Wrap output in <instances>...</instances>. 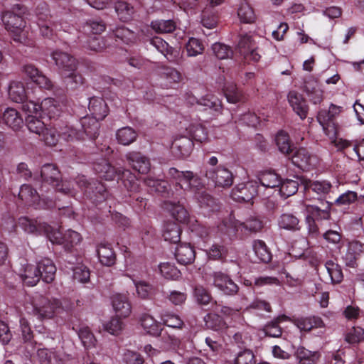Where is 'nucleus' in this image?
Returning a JSON list of instances; mask_svg holds the SVG:
<instances>
[{
	"label": "nucleus",
	"mask_w": 364,
	"mask_h": 364,
	"mask_svg": "<svg viewBox=\"0 0 364 364\" xmlns=\"http://www.w3.org/2000/svg\"><path fill=\"white\" fill-rule=\"evenodd\" d=\"M29 311L40 320L52 318L61 309V302L55 298H49L42 294H36L31 302Z\"/></svg>",
	"instance_id": "1"
},
{
	"label": "nucleus",
	"mask_w": 364,
	"mask_h": 364,
	"mask_svg": "<svg viewBox=\"0 0 364 364\" xmlns=\"http://www.w3.org/2000/svg\"><path fill=\"white\" fill-rule=\"evenodd\" d=\"M2 21L5 28L11 33L14 41L23 44L27 43L28 32L24 29L26 22L22 16L14 11H6L2 15Z\"/></svg>",
	"instance_id": "2"
},
{
	"label": "nucleus",
	"mask_w": 364,
	"mask_h": 364,
	"mask_svg": "<svg viewBox=\"0 0 364 364\" xmlns=\"http://www.w3.org/2000/svg\"><path fill=\"white\" fill-rule=\"evenodd\" d=\"M237 49L245 60L258 62L261 58L255 42L247 33L240 36Z\"/></svg>",
	"instance_id": "3"
},
{
	"label": "nucleus",
	"mask_w": 364,
	"mask_h": 364,
	"mask_svg": "<svg viewBox=\"0 0 364 364\" xmlns=\"http://www.w3.org/2000/svg\"><path fill=\"white\" fill-rule=\"evenodd\" d=\"M205 176L208 179L211 180L215 186L229 188L233 183L234 176L232 173L223 166L210 168L206 171Z\"/></svg>",
	"instance_id": "4"
},
{
	"label": "nucleus",
	"mask_w": 364,
	"mask_h": 364,
	"mask_svg": "<svg viewBox=\"0 0 364 364\" xmlns=\"http://www.w3.org/2000/svg\"><path fill=\"white\" fill-rule=\"evenodd\" d=\"M51 57L61 76L77 69V60L66 52L56 50L52 53Z\"/></svg>",
	"instance_id": "5"
},
{
	"label": "nucleus",
	"mask_w": 364,
	"mask_h": 364,
	"mask_svg": "<svg viewBox=\"0 0 364 364\" xmlns=\"http://www.w3.org/2000/svg\"><path fill=\"white\" fill-rule=\"evenodd\" d=\"M169 179L175 183L176 190H186L182 186V183L187 184V188L193 189L194 186L193 182H196L198 179V176L191 171H179L176 168L171 167L168 171Z\"/></svg>",
	"instance_id": "6"
},
{
	"label": "nucleus",
	"mask_w": 364,
	"mask_h": 364,
	"mask_svg": "<svg viewBox=\"0 0 364 364\" xmlns=\"http://www.w3.org/2000/svg\"><path fill=\"white\" fill-rule=\"evenodd\" d=\"M257 195V188L252 182L239 183L231 193L233 200L237 202H250Z\"/></svg>",
	"instance_id": "7"
},
{
	"label": "nucleus",
	"mask_w": 364,
	"mask_h": 364,
	"mask_svg": "<svg viewBox=\"0 0 364 364\" xmlns=\"http://www.w3.org/2000/svg\"><path fill=\"white\" fill-rule=\"evenodd\" d=\"M340 112V107L334 105H331L328 110L321 109L318 112L317 119L326 134L329 135L330 132H336L333 121L335 117L339 114Z\"/></svg>",
	"instance_id": "8"
},
{
	"label": "nucleus",
	"mask_w": 364,
	"mask_h": 364,
	"mask_svg": "<svg viewBox=\"0 0 364 364\" xmlns=\"http://www.w3.org/2000/svg\"><path fill=\"white\" fill-rule=\"evenodd\" d=\"M19 225L28 233L46 234L50 236L51 227L46 223L38 220L30 219L28 217H21L18 219Z\"/></svg>",
	"instance_id": "9"
},
{
	"label": "nucleus",
	"mask_w": 364,
	"mask_h": 364,
	"mask_svg": "<svg viewBox=\"0 0 364 364\" xmlns=\"http://www.w3.org/2000/svg\"><path fill=\"white\" fill-rule=\"evenodd\" d=\"M133 169L141 174L147 173L151 167L149 159L138 151H130L125 156Z\"/></svg>",
	"instance_id": "10"
},
{
	"label": "nucleus",
	"mask_w": 364,
	"mask_h": 364,
	"mask_svg": "<svg viewBox=\"0 0 364 364\" xmlns=\"http://www.w3.org/2000/svg\"><path fill=\"white\" fill-rule=\"evenodd\" d=\"M291 154V161L297 167L306 170L314 166L315 157L306 148L294 149Z\"/></svg>",
	"instance_id": "11"
},
{
	"label": "nucleus",
	"mask_w": 364,
	"mask_h": 364,
	"mask_svg": "<svg viewBox=\"0 0 364 364\" xmlns=\"http://www.w3.org/2000/svg\"><path fill=\"white\" fill-rule=\"evenodd\" d=\"M48 238L53 243L64 245L67 249H70L77 245L81 240L80 235L71 230H67L63 236H61L59 232H54L53 236L50 235Z\"/></svg>",
	"instance_id": "12"
},
{
	"label": "nucleus",
	"mask_w": 364,
	"mask_h": 364,
	"mask_svg": "<svg viewBox=\"0 0 364 364\" xmlns=\"http://www.w3.org/2000/svg\"><path fill=\"white\" fill-rule=\"evenodd\" d=\"M23 72L39 87L47 90L52 87V82L33 65H24Z\"/></svg>",
	"instance_id": "13"
},
{
	"label": "nucleus",
	"mask_w": 364,
	"mask_h": 364,
	"mask_svg": "<svg viewBox=\"0 0 364 364\" xmlns=\"http://www.w3.org/2000/svg\"><path fill=\"white\" fill-rule=\"evenodd\" d=\"M288 101L295 113L304 119L308 114L309 107L303 96L296 91H291L288 94Z\"/></svg>",
	"instance_id": "14"
},
{
	"label": "nucleus",
	"mask_w": 364,
	"mask_h": 364,
	"mask_svg": "<svg viewBox=\"0 0 364 364\" xmlns=\"http://www.w3.org/2000/svg\"><path fill=\"white\" fill-rule=\"evenodd\" d=\"M37 265L41 279L48 284L53 282L56 273V267L53 262L50 259L45 257L38 262Z\"/></svg>",
	"instance_id": "15"
},
{
	"label": "nucleus",
	"mask_w": 364,
	"mask_h": 364,
	"mask_svg": "<svg viewBox=\"0 0 364 364\" xmlns=\"http://www.w3.org/2000/svg\"><path fill=\"white\" fill-rule=\"evenodd\" d=\"M193 149V142L191 138L181 136L172 144V151L178 158L188 156Z\"/></svg>",
	"instance_id": "16"
},
{
	"label": "nucleus",
	"mask_w": 364,
	"mask_h": 364,
	"mask_svg": "<svg viewBox=\"0 0 364 364\" xmlns=\"http://www.w3.org/2000/svg\"><path fill=\"white\" fill-rule=\"evenodd\" d=\"M112 304L117 316L125 318L131 314V304L125 294H114L112 296Z\"/></svg>",
	"instance_id": "17"
},
{
	"label": "nucleus",
	"mask_w": 364,
	"mask_h": 364,
	"mask_svg": "<svg viewBox=\"0 0 364 364\" xmlns=\"http://www.w3.org/2000/svg\"><path fill=\"white\" fill-rule=\"evenodd\" d=\"M323 207H318L316 205H306L305 210L306 215L316 220H329L331 218V208L332 203L326 202L322 203Z\"/></svg>",
	"instance_id": "18"
},
{
	"label": "nucleus",
	"mask_w": 364,
	"mask_h": 364,
	"mask_svg": "<svg viewBox=\"0 0 364 364\" xmlns=\"http://www.w3.org/2000/svg\"><path fill=\"white\" fill-rule=\"evenodd\" d=\"M175 257L181 264H190L195 260L196 252L190 244H181L176 249Z\"/></svg>",
	"instance_id": "19"
},
{
	"label": "nucleus",
	"mask_w": 364,
	"mask_h": 364,
	"mask_svg": "<svg viewBox=\"0 0 364 364\" xmlns=\"http://www.w3.org/2000/svg\"><path fill=\"white\" fill-rule=\"evenodd\" d=\"M294 323L301 331L309 332L314 328H322L324 326L323 320L316 316L308 317H299L294 319Z\"/></svg>",
	"instance_id": "20"
},
{
	"label": "nucleus",
	"mask_w": 364,
	"mask_h": 364,
	"mask_svg": "<svg viewBox=\"0 0 364 364\" xmlns=\"http://www.w3.org/2000/svg\"><path fill=\"white\" fill-rule=\"evenodd\" d=\"M88 108L94 116L92 118L102 120L108 113L107 105L101 97H92L90 99Z\"/></svg>",
	"instance_id": "21"
},
{
	"label": "nucleus",
	"mask_w": 364,
	"mask_h": 364,
	"mask_svg": "<svg viewBox=\"0 0 364 364\" xmlns=\"http://www.w3.org/2000/svg\"><path fill=\"white\" fill-rule=\"evenodd\" d=\"M278 150L285 156H290L294 151V145L290 139L289 134L284 131H279L274 138Z\"/></svg>",
	"instance_id": "22"
},
{
	"label": "nucleus",
	"mask_w": 364,
	"mask_h": 364,
	"mask_svg": "<svg viewBox=\"0 0 364 364\" xmlns=\"http://www.w3.org/2000/svg\"><path fill=\"white\" fill-rule=\"evenodd\" d=\"M139 321L143 328L153 336H159L161 333V325L149 314H142Z\"/></svg>",
	"instance_id": "23"
},
{
	"label": "nucleus",
	"mask_w": 364,
	"mask_h": 364,
	"mask_svg": "<svg viewBox=\"0 0 364 364\" xmlns=\"http://www.w3.org/2000/svg\"><path fill=\"white\" fill-rule=\"evenodd\" d=\"M41 176L43 183H47L53 186L61 179L60 172L58 167L50 164L43 166Z\"/></svg>",
	"instance_id": "24"
},
{
	"label": "nucleus",
	"mask_w": 364,
	"mask_h": 364,
	"mask_svg": "<svg viewBox=\"0 0 364 364\" xmlns=\"http://www.w3.org/2000/svg\"><path fill=\"white\" fill-rule=\"evenodd\" d=\"M114 9L122 21H129L134 14V6L123 0H116L113 3Z\"/></svg>",
	"instance_id": "25"
},
{
	"label": "nucleus",
	"mask_w": 364,
	"mask_h": 364,
	"mask_svg": "<svg viewBox=\"0 0 364 364\" xmlns=\"http://www.w3.org/2000/svg\"><path fill=\"white\" fill-rule=\"evenodd\" d=\"M295 356L299 364H316L321 353L318 351H311L304 346H299L295 351Z\"/></svg>",
	"instance_id": "26"
},
{
	"label": "nucleus",
	"mask_w": 364,
	"mask_h": 364,
	"mask_svg": "<svg viewBox=\"0 0 364 364\" xmlns=\"http://www.w3.org/2000/svg\"><path fill=\"white\" fill-rule=\"evenodd\" d=\"M286 315H280L272 321L265 324L262 328V331L267 336L273 338H280L282 335V328L279 326V323L288 320Z\"/></svg>",
	"instance_id": "27"
},
{
	"label": "nucleus",
	"mask_w": 364,
	"mask_h": 364,
	"mask_svg": "<svg viewBox=\"0 0 364 364\" xmlns=\"http://www.w3.org/2000/svg\"><path fill=\"white\" fill-rule=\"evenodd\" d=\"M100 262L105 266L110 267L115 264L116 255L110 245L100 244L97 249Z\"/></svg>",
	"instance_id": "28"
},
{
	"label": "nucleus",
	"mask_w": 364,
	"mask_h": 364,
	"mask_svg": "<svg viewBox=\"0 0 364 364\" xmlns=\"http://www.w3.org/2000/svg\"><path fill=\"white\" fill-rule=\"evenodd\" d=\"M118 173L120 176V180L122 181L124 187L129 192L136 193L139 191V185L137 183L136 178L129 170L120 168Z\"/></svg>",
	"instance_id": "29"
},
{
	"label": "nucleus",
	"mask_w": 364,
	"mask_h": 364,
	"mask_svg": "<svg viewBox=\"0 0 364 364\" xmlns=\"http://www.w3.org/2000/svg\"><path fill=\"white\" fill-rule=\"evenodd\" d=\"M278 225L282 229L294 232L301 229L299 218L292 213L282 214L278 219Z\"/></svg>",
	"instance_id": "30"
},
{
	"label": "nucleus",
	"mask_w": 364,
	"mask_h": 364,
	"mask_svg": "<svg viewBox=\"0 0 364 364\" xmlns=\"http://www.w3.org/2000/svg\"><path fill=\"white\" fill-rule=\"evenodd\" d=\"M99 119L90 117H85L82 119V132L84 136H87L90 139H95L99 134L100 124Z\"/></svg>",
	"instance_id": "31"
},
{
	"label": "nucleus",
	"mask_w": 364,
	"mask_h": 364,
	"mask_svg": "<svg viewBox=\"0 0 364 364\" xmlns=\"http://www.w3.org/2000/svg\"><path fill=\"white\" fill-rule=\"evenodd\" d=\"M2 120L14 130H18L23 124V119L19 113L13 108H7L4 112Z\"/></svg>",
	"instance_id": "32"
},
{
	"label": "nucleus",
	"mask_w": 364,
	"mask_h": 364,
	"mask_svg": "<svg viewBox=\"0 0 364 364\" xmlns=\"http://www.w3.org/2000/svg\"><path fill=\"white\" fill-rule=\"evenodd\" d=\"M10 99L17 103H23L27 97L23 84L21 82H12L9 87Z\"/></svg>",
	"instance_id": "33"
},
{
	"label": "nucleus",
	"mask_w": 364,
	"mask_h": 364,
	"mask_svg": "<svg viewBox=\"0 0 364 364\" xmlns=\"http://www.w3.org/2000/svg\"><path fill=\"white\" fill-rule=\"evenodd\" d=\"M332 188L331 183L326 181H309L305 183V188L308 192L312 191L319 196H323L328 194Z\"/></svg>",
	"instance_id": "34"
},
{
	"label": "nucleus",
	"mask_w": 364,
	"mask_h": 364,
	"mask_svg": "<svg viewBox=\"0 0 364 364\" xmlns=\"http://www.w3.org/2000/svg\"><path fill=\"white\" fill-rule=\"evenodd\" d=\"M39 196L36 189L31 186L24 184L21 186L18 198L27 205L35 203L38 200Z\"/></svg>",
	"instance_id": "35"
},
{
	"label": "nucleus",
	"mask_w": 364,
	"mask_h": 364,
	"mask_svg": "<svg viewBox=\"0 0 364 364\" xmlns=\"http://www.w3.org/2000/svg\"><path fill=\"white\" fill-rule=\"evenodd\" d=\"M203 321L207 328L215 331H220L226 327V323L224 319L215 312L207 314L204 316Z\"/></svg>",
	"instance_id": "36"
},
{
	"label": "nucleus",
	"mask_w": 364,
	"mask_h": 364,
	"mask_svg": "<svg viewBox=\"0 0 364 364\" xmlns=\"http://www.w3.org/2000/svg\"><path fill=\"white\" fill-rule=\"evenodd\" d=\"M62 77L66 87L70 90H75L85 83V78L77 69L63 75Z\"/></svg>",
	"instance_id": "37"
},
{
	"label": "nucleus",
	"mask_w": 364,
	"mask_h": 364,
	"mask_svg": "<svg viewBox=\"0 0 364 364\" xmlns=\"http://www.w3.org/2000/svg\"><path fill=\"white\" fill-rule=\"evenodd\" d=\"M137 136L136 132L129 127H122L118 129L116 133L117 141L124 146L133 143L136 139Z\"/></svg>",
	"instance_id": "38"
},
{
	"label": "nucleus",
	"mask_w": 364,
	"mask_h": 364,
	"mask_svg": "<svg viewBox=\"0 0 364 364\" xmlns=\"http://www.w3.org/2000/svg\"><path fill=\"white\" fill-rule=\"evenodd\" d=\"M181 230L175 223H167L164 227L163 237L166 241L177 243L181 240Z\"/></svg>",
	"instance_id": "39"
},
{
	"label": "nucleus",
	"mask_w": 364,
	"mask_h": 364,
	"mask_svg": "<svg viewBox=\"0 0 364 364\" xmlns=\"http://www.w3.org/2000/svg\"><path fill=\"white\" fill-rule=\"evenodd\" d=\"M252 248L257 258L264 263H268L272 259V254L264 241L257 240L252 243Z\"/></svg>",
	"instance_id": "40"
},
{
	"label": "nucleus",
	"mask_w": 364,
	"mask_h": 364,
	"mask_svg": "<svg viewBox=\"0 0 364 364\" xmlns=\"http://www.w3.org/2000/svg\"><path fill=\"white\" fill-rule=\"evenodd\" d=\"M196 198L202 208H209L211 211L219 209L218 200L205 191L196 193Z\"/></svg>",
	"instance_id": "41"
},
{
	"label": "nucleus",
	"mask_w": 364,
	"mask_h": 364,
	"mask_svg": "<svg viewBox=\"0 0 364 364\" xmlns=\"http://www.w3.org/2000/svg\"><path fill=\"white\" fill-rule=\"evenodd\" d=\"M258 180L260 184L266 188H276L281 184L279 176L274 172L265 171L259 174Z\"/></svg>",
	"instance_id": "42"
},
{
	"label": "nucleus",
	"mask_w": 364,
	"mask_h": 364,
	"mask_svg": "<svg viewBox=\"0 0 364 364\" xmlns=\"http://www.w3.org/2000/svg\"><path fill=\"white\" fill-rule=\"evenodd\" d=\"M21 277L26 284L31 287L36 285L41 279L38 265H27Z\"/></svg>",
	"instance_id": "43"
},
{
	"label": "nucleus",
	"mask_w": 364,
	"mask_h": 364,
	"mask_svg": "<svg viewBox=\"0 0 364 364\" xmlns=\"http://www.w3.org/2000/svg\"><path fill=\"white\" fill-rule=\"evenodd\" d=\"M325 267L331 277L332 284H340L343 279L342 269L339 264L332 260L325 263Z\"/></svg>",
	"instance_id": "44"
},
{
	"label": "nucleus",
	"mask_w": 364,
	"mask_h": 364,
	"mask_svg": "<svg viewBox=\"0 0 364 364\" xmlns=\"http://www.w3.org/2000/svg\"><path fill=\"white\" fill-rule=\"evenodd\" d=\"M161 319L164 325L173 328L181 329L185 326L178 315L170 311H164L161 316Z\"/></svg>",
	"instance_id": "45"
},
{
	"label": "nucleus",
	"mask_w": 364,
	"mask_h": 364,
	"mask_svg": "<svg viewBox=\"0 0 364 364\" xmlns=\"http://www.w3.org/2000/svg\"><path fill=\"white\" fill-rule=\"evenodd\" d=\"M151 27L156 33H168L174 31L176 26L172 20H156L151 23Z\"/></svg>",
	"instance_id": "46"
},
{
	"label": "nucleus",
	"mask_w": 364,
	"mask_h": 364,
	"mask_svg": "<svg viewBox=\"0 0 364 364\" xmlns=\"http://www.w3.org/2000/svg\"><path fill=\"white\" fill-rule=\"evenodd\" d=\"M114 36L116 41H122L126 44L133 43L136 38V34L126 27H119L114 31Z\"/></svg>",
	"instance_id": "47"
},
{
	"label": "nucleus",
	"mask_w": 364,
	"mask_h": 364,
	"mask_svg": "<svg viewBox=\"0 0 364 364\" xmlns=\"http://www.w3.org/2000/svg\"><path fill=\"white\" fill-rule=\"evenodd\" d=\"M237 15L241 22L245 23H252L255 22L256 18L252 8L246 2L240 4Z\"/></svg>",
	"instance_id": "48"
},
{
	"label": "nucleus",
	"mask_w": 364,
	"mask_h": 364,
	"mask_svg": "<svg viewBox=\"0 0 364 364\" xmlns=\"http://www.w3.org/2000/svg\"><path fill=\"white\" fill-rule=\"evenodd\" d=\"M159 267L161 275L166 279L176 280L181 277L180 270L170 262L161 263Z\"/></svg>",
	"instance_id": "49"
},
{
	"label": "nucleus",
	"mask_w": 364,
	"mask_h": 364,
	"mask_svg": "<svg viewBox=\"0 0 364 364\" xmlns=\"http://www.w3.org/2000/svg\"><path fill=\"white\" fill-rule=\"evenodd\" d=\"M279 187L281 196L287 198L297 192L299 182L294 180L287 179L284 181H281Z\"/></svg>",
	"instance_id": "50"
},
{
	"label": "nucleus",
	"mask_w": 364,
	"mask_h": 364,
	"mask_svg": "<svg viewBox=\"0 0 364 364\" xmlns=\"http://www.w3.org/2000/svg\"><path fill=\"white\" fill-rule=\"evenodd\" d=\"M193 296L197 302L203 306L210 304L213 301L210 292L203 286H196L193 290Z\"/></svg>",
	"instance_id": "51"
},
{
	"label": "nucleus",
	"mask_w": 364,
	"mask_h": 364,
	"mask_svg": "<svg viewBox=\"0 0 364 364\" xmlns=\"http://www.w3.org/2000/svg\"><path fill=\"white\" fill-rule=\"evenodd\" d=\"M145 183L154 188V191L164 197L169 196L170 186L168 182L160 180H154L152 178H146Z\"/></svg>",
	"instance_id": "52"
},
{
	"label": "nucleus",
	"mask_w": 364,
	"mask_h": 364,
	"mask_svg": "<svg viewBox=\"0 0 364 364\" xmlns=\"http://www.w3.org/2000/svg\"><path fill=\"white\" fill-rule=\"evenodd\" d=\"M223 92L228 102L235 104L242 100V94L233 83L225 86Z\"/></svg>",
	"instance_id": "53"
},
{
	"label": "nucleus",
	"mask_w": 364,
	"mask_h": 364,
	"mask_svg": "<svg viewBox=\"0 0 364 364\" xmlns=\"http://www.w3.org/2000/svg\"><path fill=\"white\" fill-rule=\"evenodd\" d=\"M77 334L85 348H90L95 346L96 339L87 326L80 328Z\"/></svg>",
	"instance_id": "54"
},
{
	"label": "nucleus",
	"mask_w": 364,
	"mask_h": 364,
	"mask_svg": "<svg viewBox=\"0 0 364 364\" xmlns=\"http://www.w3.org/2000/svg\"><path fill=\"white\" fill-rule=\"evenodd\" d=\"M61 136L68 142L84 139V134L73 127L66 126L61 132Z\"/></svg>",
	"instance_id": "55"
},
{
	"label": "nucleus",
	"mask_w": 364,
	"mask_h": 364,
	"mask_svg": "<svg viewBox=\"0 0 364 364\" xmlns=\"http://www.w3.org/2000/svg\"><path fill=\"white\" fill-rule=\"evenodd\" d=\"M189 133L193 139L203 143L208 139V132L201 124H191L189 127Z\"/></svg>",
	"instance_id": "56"
},
{
	"label": "nucleus",
	"mask_w": 364,
	"mask_h": 364,
	"mask_svg": "<svg viewBox=\"0 0 364 364\" xmlns=\"http://www.w3.org/2000/svg\"><path fill=\"white\" fill-rule=\"evenodd\" d=\"M26 121L29 131L39 136L41 135V133L46 128L45 124L41 120L31 114H28Z\"/></svg>",
	"instance_id": "57"
},
{
	"label": "nucleus",
	"mask_w": 364,
	"mask_h": 364,
	"mask_svg": "<svg viewBox=\"0 0 364 364\" xmlns=\"http://www.w3.org/2000/svg\"><path fill=\"white\" fill-rule=\"evenodd\" d=\"M211 8L205 6L202 11L201 23L204 27L213 28L217 26L218 16L211 11Z\"/></svg>",
	"instance_id": "58"
},
{
	"label": "nucleus",
	"mask_w": 364,
	"mask_h": 364,
	"mask_svg": "<svg viewBox=\"0 0 364 364\" xmlns=\"http://www.w3.org/2000/svg\"><path fill=\"white\" fill-rule=\"evenodd\" d=\"M228 250L224 245L214 244L207 252V255L210 259L222 260L226 257Z\"/></svg>",
	"instance_id": "59"
},
{
	"label": "nucleus",
	"mask_w": 364,
	"mask_h": 364,
	"mask_svg": "<svg viewBox=\"0 0 364 364\" xmlns=\"http://www.w3.org/2000/svg\"><path fill=\"white\" fill-rule=\"evenodd\" d=\"M188 56H196L201 54L204 50L202 42L195 38H191L186 46Z\"/></svg>",
	"instance_id": "60"
},
{
	"label": "nucleus",
	"mask_w": 364,
	"mask_h": 364,
	"mask_svg": "<svg viewBox=\"0 0 364 364\" xmlns=\"http://www.w3.org/2000/svg\"><path fill=\"white\" fill-rule=\"evenodd\" d=\"M151 43L167 59H169L168 55H172L173 54V48L169 46V45L164 41L160 37H154L151 40Z\"/></svg>",
	"instance_id": "61"
},
{
	"label": "nucleus",
	"mask_w": 364,
	"mask_h": 364,
	"mask_svg": "<svg viewBox=\"0 0 364 364\" xmlns=\"http://www.w3.org/2000/svg\"><path fill=\"white\" fill-rule=\"evenodd\" d=\"M197 103L206 108L213 109L215 111L221 109V102L213 95H208L197 101Z\"/></svg>",
	"instance_id": "62"
},
{
	"label": "nucleus",
	"mask_w": 364,
	"mask_h": 364,
	"mask_svg": "<svg viewBox=\"0 0 364 364\" xmlns=\"http://www.w3.org/2000/svg\"><path fill=\"white\" fill-rule=\"evenodd\" d=\"M364 339V329L361 327H353L346 334L345 341L350 344H356Z\"/></svg>",
	"instance_id": "63"
},
{
	"label": "nucleus",
	"mask_w": 364,
	"mask_h": 364,
	"mask_svg": "<svg viewBox=\"0 0 364 364\" xmlns=\"http://www.w3.org/2000/svg\"><path fill=\"white\" fill-rule=\"evenodd\" d=\"M123 362L126 364H144V359L137 352L127 350L123 354Z\"/></svg>",
	"instance_id": "64"
}]
</instances>
